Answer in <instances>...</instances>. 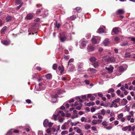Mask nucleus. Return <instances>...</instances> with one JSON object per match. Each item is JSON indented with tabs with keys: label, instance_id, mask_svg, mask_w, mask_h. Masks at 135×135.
Here are the masks:
<instances>
[{
	"label": "nucleus",
	"instance_id": "f257e3e1",
	"mask_svg": "<svg viewBox=\"0 0 135 135\" xmlns=\"http://www.w3.org/2000/svg\"><path fill=\"white\" fill-rule=\"evenodd\" d=\"M59 35L60 40L62 42H64L67 40H69L68 37L70 36L71 35L70 34H68L66 31L60 33Z\"/></svg>",
	"mask_w": 135,
	"mask_h": 135
},
{
	"label": "nucleus",
	"instance_id": "f03ea898",
	"mask_svg": "<svg viewBox=\"0 0 135 135\" xmlns=\"http://www.w3.org/2000/svg\"><path fill=\"white\" fill-rule=\"evenodd\" d=\"M64 117L65 116V113L63 112L62 111L60 110L57 112V114L56 115H53L52 118L54 120H56L57 117L59 118L60 117Z\"/></svg>",
	"mask_w": 135,
	"mask_h": 135
},
{
	"label": "nucleus",
	"instance_id": "7ed1b4c3",
	"mask_svg": "<svg viewBox=\"0 0 135 135\" xmlns=\"http://www.w3.org/2000/svg\"><path fill=\"white\" fill-rule=\"evenodd\" d=\"M43 83L42 82H40L38 84V86H39L38 88H36L34 90V92L35 93L38 94V92L42 90H43L45 89V87L44 86H42Z\"/></svg>",
	"mask_w": 135,
	"mask_h": 135
},
{
	"label": "nucleus",
	"instance_id": "20e7f679",
	"mask_svg": "<svg viewBox=\"0 0 135 135\" xmlns=\"http://www.w3.org/2000/svg\"><path fill=\"white\" fill-rule=\"evenodd\" d=\"M64 71L63 66L61 65V66L58 67L57 70L56 71L57 73L59 75H61L63 73Z\"/></svg>",
	"mask_w": 135,
	"mask_h": 135
},
{
	"label": "nucleus",
	"instance_id": "39448f33",
	"mask_svg": "<svg viewBox=\"0 0 135 135\" xmlns=\"http://www.w3.org/2000/svg\"><path fill=\"white\" fill-rule=\"evenodd\" d=\"M100 40V38L99 37L95 36L91 39L92 43L94 44H96L98 43Z\"/></svg>",
	"mask_w": 135,
	"mask_h": 135
},
{
	"label": "nucleus",
	"instance_id": "423d86ee",
	"mask_svg": "<svg viewBox=\"0 0 135 135\" xmlns=\"http://www.w3.org/2000/svg\"><path fill=\"white\" fill-rule=\"evenodd\" d=\"M105 28V26L103 25L101 26L97 31V32H98L99 33H103L104 32V30Z\"/></svg>",
	"mask_w": 135,
	"mask_h": 135
},
{
	"label": "nucleus",
	"instance_id": "0eeeda50",
	"mask_svg": "<svg viewBox=\"0 0 135 135\" xmlns=\"http://www.w3.org/2000/svg\"><path fill=\"white\" fill-rule=\"evenodd\" d=\"M51 102L52 103H54L56 101L57 96V94H55L54 95H51Z\"/></svg>",
	"mask_w": 135,
	"mask_h": 135
},
{
	"label": "nucleus",
	"instance_id": "6e6552de",
	"mask_svg": "<svg viewBox=\"0 0 135 135\" xmlns=\"http://www.w3.org/2000/svg\"><path fill=\"white\" fill-rule=\"evenodd\" d=\"M106 61L108 62H114L115 60V58L113 57H109L108 59H105Z\"/></svg>",
	"mask_w": 135,
	"mask_h": 135
},
{
	"label": "nucleus",
	"instance_id": "1a4fd4ad",
	"mask_svg": "<svg viewBox=\"0 0 135 135\" xmlns=\"http://www.w3.org/2000/svg\"><path fill=\"white\" fill-rule=\"evenodd\" d=\"M102 120L100 119H98L97 120L94 119L92 121V123L93 125H96L99 124L102 122Z\"/></svg>",
	"mask_w": 135,
	"mask_h": 135
},
{
	"label": "nucleus",
	"instance_id": "9d476101",
	"mask_svg": "<svg viewBox=\"0 0 135 135\" xmlns=\"http://www.w3.org/2000/svg\"><path fill=\"white\" fill-rule=\"evenodd\" d=\"M115 13L117 15L123 14L125 13V11L123 9H119L117 10Z\"/></svg>",
	"mask_w": 135,
	"mask_h": 135
},
{
	"label": "nucleus",
	"instance_id": "9b49d317",
	"mask_svg": "<svg viewBox=\"0 0 135 135\" xmlns=\"http://www.w3.org/2000/svg\"><path fill=\"white\" fill-rule=\"evenodd\" d=\"M68 71H72L74 70L75 67L73 64H71L70 65H68Z\"/></svg>",
	"mask_w": 135,
	"mask_h": 135
},
{
	"label": "nucleus",
	"instance_id": "f8f14e48",
	"mask_svg": "<svg viewBox=\"0 0 135 135\" xmlns=\"http://www.w3.org/2000/svg\"><path fill=\"white\" fill-rule=\"evenodd\" d=\"M83 62H79L78 64V69L79 70H82L83 69Z\"/></svg>",
	"mask_w": 135,
	"mask_h": 135
},
{
	"label": "nucleus",
	"instance_id": "ddd939ff",
	"mask_svg": "<svg viewBox=\"0 0 135 135\" xmlns=\"http://www.w3.org/2000/svg\"><path fill=\"white\" fill-rule=\"evenodd\" d=\"M87 50L88 52L93 51L95 49V48L94 47L91 46H87Z\"/></svg>",
	"mask_w": 135,
	"mask_h": 135
},
{
	"label": "nucleus",
	"instance_id": "4468645a",
	"mask_svg": "<svg viewBox=\"0 0 135 135\" xmlns=\"http://www.w3.org/2000/svg\"><path fill=\"white\" fill-rule=\"evenodd\" d=\"M46 80L47 81H49L52 78V75L50 73H49L45 75Z\"/></svg>",
	"mask_w": 135,
	"mask_h": 135
},
{
	"label": "nucleus",
	"instance_id": "2eb2a0df",
	"mask_svg": "<svg viewBox=\"0 0 135 135\" xmlns=\"http://www.w3.org/2000/svg\"><path fill=\"white\" fill-rule=\"evenodd\" d=\"M2 43L5 45H8L10 43V41L9 40H4L1 41Z\"/></svg>",
	"mask_w": 135,
	"mask_h": 135
},
{
	"label": "nucleus",
	"instance_id": "dca6fc26",
	"mask_svg": "<svg viewBox=\"0 0 135 135\" xmlns=\"http://www.w3.org/2000/svg\"><path fill=\"white\" fill-rule=\"evenodd\" d=\"M105 69L107 70L108 71V72L109 73H110L112 72L113 68L112 66H110L108 67H106Z\"/></svg>",
	"mask_w": 135,
	"mask_h": 135
},
{
	"label": "nucleus",
	"instance_id": "f3484780",
	"mask_svg": "<svg viewBox=\"0 0 135 135\" xmlns=\"http://www.w3.org/2000/svg\"><path fill=\"white\" fill-rule=\"evenodd\" d=\"M70 27V25L68 22H65L63 26V28L67 29H68Z\"/></svg>",
	"mask_w": 135,
	"mask_h": 135
},
{
	"label": "nucleus",
	"instance_id": "a211bd4d",
	"mask_svg": "<svg viewBox=\"0 0 135 135\" xmlns=\"http://www.w3.org/2000/svg\"><path fill=\"white\" fill-rule=\"evenodd\" d=\"M126 70V68L125 69L123 66H121L119 68V71L121 73H123Z\"/></svg>",
	"mask_w": 135,
	"mask_h": 135
},
{
	"label": "nucleus",
	"instance_id": "6ab92c4d",
	"mask_svg": "<svg viewBox=\"0 0 135 135\" xmlns=\"http://www.w3.org/2000/svg\"><path fill=\"white\" fill-rule=\"evenodd\" d=\"M33 15L31 13H29L28 14L26 17V18L28 20L31 19L33 17Z\"/></svg>",
	"mask_w": 135,
	"mask_h": 135
},
{
	"label": "nucleus",
	"instance_id": "aec40b11",
	"mask_svg": "<svg viewBox=\"0 0 135 135\" xmlns=\"http://www.w3.org/2000/svg\"><path fill=\"white\" fill-rule=\"evenodd\" d=\"M49 122L48 120L47 119H45L44 121L43 125L45 127L47 126L48 125V123Z\"/></svg>",
	"mask_w": 135,
	"mask_h": 135
},
{
	"label": "nucleus",
	"instance_id": "412c9836",
	"mask_svg": "<svg viewBox=\"0 0 135 135\" xmlns=\"http://www.w3.org/2000/svg\"><path fill=\"white\" fill-rule=\"evenodd\" d=\"M85 104L86 106L90 107L94 105V102H90L88 103H85Z\"/></svg>",
	"mask_w": 135,
	"mask_h": 135
},
{
	"label": "nucleus",
	"instance_id": "4be33fe9",
	"mask_svg": "<svg viewBox=\"0 0 135 135\" xmlns=\"http://www.w3.org/2000/svg\"><path fill=\"white\" fill-rule=\"evenodd\" d=\"M64 92V91L61 90H59L57 91L56 94H57V96L58 97V95L62 94Z\"/></svg>",
	"mask_w": 135,
	"mask_h": 135
},
{
	"label": "nucleus",
	"instance_id": "5701e85b",
	"mask_svg": "<svg viewBox=\"0 0 135 135\" xmlns=\"http://www.w3.org/2000/svg\"><path fill=\"white\" fill-rule=\"evenodd\" d=\"M41 10H42V14H43V16H44L46 17L48 13V11L47 10H45L44 11H43L42 9H41Z\"/></svg>",
	"mask_w": 135,
	"mask_h": 135
},
{
	"label": "nucleus",
	"instance_id": "b1692460",
	"mask_svg": "<svg viewBox=\"0 0 135 135\" xmlns=\"http://www.w3.org/2000/svg\"><path fill=\"white\" fill-rule=\"evenodd\" d=\"M128 44V42L127 41H125L121 42L120 44V45L122 46H124L127 45Z\"/></svg>",
	"mask_w": 135,
	"mask_h": 135
},
{
	"label": "nucleus",
	"instance_id": "393cba45",
	"mask_svg": "<svg viewBox=\"0 0 135 135\" xmlns=\"http://www.w3.org/2000/svg\"><path fill=\"white\" fill-rule=\"evenodd\" d=\"M112 31L114 33L116 34L117 33L119 32V30L118 28L117 27H115L112 30Z\"/></svg>",
	"mask_w": 135,
	"mask_h": 135
},
{
	"label": "nucleus",
	"instance_id": "a878e982",
	"mask_svg": "<svg viewBox=\"0 0 135 135\" xmlns=\"http://www.w3.org/2000/svg\"><path fill=\"white\" fill-rule=\"evenodd\" d=\"M86 42L85 41H82L81 43V45L82 46H80V48L81 49H83L84 48V47L86 46Z\"/></svg>",
	"mask_w": 135,
	"mask_h": 135
},
{
	"label": "nucleus",
	"instance_id": "bb28decb",
	"mask_svg": "<svg viewBox=\"0 0 135 135\" xmlns=\"http://www.w3.org/2000/svg\"><path fill=\"white\" fill-rule=\"evenodd\" d=\"M121 103L122 105H124L127 104V101L126 99L123 98V99Z\"/></svg>",
	"mask_w": 135,
	"mask_h": 135
},
{
	"label": "nucleus",
	"instance_id": "cd10ccee",
	"mask_svg": "<svg viewBox=\"0 0 135 135\" xmlns=\"http://www.w3.org/2000/svg\"><path fill=\"white\" fill-rule=\"evenodd\" d=\"M89 60L92 63L95 62L96 60L95 58L94 57H91Z\"/></svg>",
	"mask_w": 135,
	"mask_h": 135
},
{
	"label": "nucleus",
	"instance_id": "c85d7f7f",
	"mask_svg": "<svg viewBox=\"0 0 135 135\" xmlns=\"http://www.w3.org/2000/svg\"><path fill=\"white\" fill-rule=\"evenodd\" d=\"M82 105H83L82 103H79V105H78L76 107V109L79 110H80L81 109Z\"/></svg>",
	"mask_w": 135,
	"mask_h": 135
},
{
	"label": "nucleus",
	"instance_id": "c756f323",
	"mask_svg": "<svg viewBox=\"0 0 135 135\" xmlns=\"http://www.w3.org/2000/svg\"><path fill=\"white\" fill-rule=\"evenodd\" d=\"M13 129H11L9 130L7 132V133L5 135H13V133L12 132V130Z\"/></svg>",
	"mask_w": 135,
	"mask_h": 135
},
{
	"label": "nucleus",
	"instance_id": "7c9ffc66",
	"mask_svg": "<svg viewBox=\"0 0 135 135\" xmlns=\"http://www.w3.org/2000/svg\"><path fill=\"white\" fill-rule=\"evenodd\" d=\"M81 122H87V119L84 117H81Z\"/></svg>",
	"mask_w": 135,
	"mask_h": 135
},
{
	"label": "nucleus",
	"instance_id": "2f4dec72",
	"mask_svg": "<svg viewBox=\"0 0 135 135\" xmlns=\"http://www.w3.org/2000/svg\"><path fill=\"white\" fill-rule=\"evenodd\" d=\"M109 42L108 39H105L103 42L104 45L105 46H107L109 43Z\"/></svg>",
	"mask_w": 135,
	"mask_h": 135
},
{
	"label": "nucleus",
	"instance_id": "473e14b6",
	"mask_svg": "<svg viewBox=\"0 0 135 135\" xmlns=\"http://www.w3.org/2000/svg\"><path fill=\"white\" fill-rule=\"evenodd\" d=\"M74 61V59L73 58L70 59L68 62V65H70L71 64H73L72 62Z\"/></svg>",
	"mask_w": 135,
	"mask_h": 135
},
{
	"label": "nucleus",
	"instance_id": "72a5a7b5",
	"mask_svg": "<svg viewBox=\"0 0 135 135\" xmlns=\"http://www.w3.org/2000/svg\"><path fill=\"white\" fill-rule=\"evenodd\" d=\"M91 127V126L90 124H87L84 126V128L85 129H88Z\"/></svg>",
	"mask_w": 135,
	"mask_h": 135
},
{
	"label": "nucleus",
	"instance_id": "f704fd0d",
	"mask_svg": "<svg viewBox=\"0 0 135 135\" xmlns=\"http://www.w3.org/2000/svg\"><path fill=\"white\" fill-rule=\"evenodd\" d=\"M12 19L11 17V16H8L6 17V19L7 22L10 21Z\"/></svg>",
	"mask_w": 135,
	"mask_h": 135
},
{
	"label": "nucleus",
	"instance_id": "c9c22d12",
	"mask_svg": "<svg viewBox=\"0 0 135 135\" xmlns=\"http://www.w3.org/2000/svg\"><path fill=\"white\" fill-rule=\"evenodd\" d=\"M7 28V27L6 26H4L1 29V33H2L4 32H5L6 31V29Z\"/></svg>",
	"mask_w": 135,
	"mask_h": 135
},
{
	"label": "nucleus",
	"instance_id": "e433bc0d",
	"mask_svg": "<svg viewBox=\"0 0 135 135\" xmlns=\"http://www.w3.org/2000/svg\"><path fill=\"white\" fill-rule=\"evenodd\" d=\"M66 124V123H65L63 125H62L61 127V128L62 129V130H65L66 129V126L65 124Z\"/></svg>",
	"mask_w": 135,
	"mask_h": 135
},
{
	"label": "nucleus",
	"instance_id": "4c0bfd02",
	"mask_svg": "<svg viewBox=\"0 0 135 135\" xmlns=\"http://www.w3.org/2000/svg\"><path fill=\"white\" fill-rule=\"evenodd\" d=\"M79 103H78V101L75 102L74 104H72L71 105V106L73 107V106H76L79 105Z\"/></svg>",
	"mask_w": 135,
	"mask_h": 135
},
{
	"label": "nucleus",
	"instance_id": "58836bf2",
	"mask_svg": "<svg viewBox=\"0 0 135 135\" xmlns=\"http://www.w3.org/2000/svg\"><path fill=\"white\" fill-rule=\"evenodd\" d=\"M68 131H62L61 133V134L62 135H64L66 134H68Z\"/></svg>",
	"mask_w": 135,
	"mask_h": 135
},
{
	"label": "nucleus",
	"instance_id": "ea45409f",
	"mask_svg": "<svg viewBox=\"0 0 135 135\" xmlns=\"http://www.w3.org/2000/svg\"><path fill=\"white\" fill-rule=\"evenodd\" d=\"M75 99L76 100H79V103H81L83 101L82 100L80 99V97L79 96H77L75 97Z\"/></svg>",
	"mask_w": 135,
	"mask_h": 135
},
{
	"label": "nucleus",
	"instance_id": "a19ab883",
	"mask_svg": "<svg viewBox=\"0 0 135 135\" xmlns=\"http://www.w3.org/2000/svg\"><path fill=\"white\" fill-rule=\"evenodd\" d=\"M123 114L122 113H121L118 114L117 116V119H120V118L122 117H123Z\"/></svg>",
	"mask_w": 135,
	"mask_h": 135
},
{
	"label": "nucleus",
	"instance_id": "79ce46f5",
	"mask_svg": "<svg viewBox=\"0 0 135 135\" xmlns=\"http://www.w3.org/2000/svg\"><path fill=\"white\" fill-rule=\"evenodd\" d=\"M113 105V107L115 108H116L118 107V105L117 103L114 101L113 100L112 102Z\"/></svg>",
	"mask_w": 135,
	"mask_h": 135
},
{
	"label": "nucleus",
	"instance_id": "37998d69",
	"mask_svg": "<svg viewBox=\"0 0 135 135\" xmlns=\"http://www.w3.org/2000/svg\"><path fill=\"white\" fill-rule=\"evenodd\" d=\"M114 40L117 43L119 42L120 39L117 37H116L114 38Z\"/></svg>",
	"mask_w": 135,
	"mask_h": 135
},
{
	"label": "nucleus",
	"instance_id": "c03bdc74",
	"mask_svg": "<svg viewBox=\"0 0 135 135\" xmlns=\"http://www.w3.org/2000/svg\"><path fill=\"white\" fill-rule=\"evenodd\" d=\"M76 18V16L75 15H73L70 16V17L69 19L71 20H74Z\"/></svg>",
	"mask_w": 135,
	"mask_h": 135
},
{
	"label": "nucleus",
	"instance_id": "a18cd8bd",
	"mask_svg": "<svg viewBox=\"0 0 135 135\" xmlns=\"http://www.w3.org/2000/svg\"><path fill=\"white\" fill-rule=\"evenodd\" d=\"M102 124L104 127H106L107 126V122L106 121H104L102 123Z\"/></svg>",
	"mask_w": 135,
	"mask_h": 135
},
{
	"label": "nucleus",
	"instance_id": "49530a36",
	"mask_svg": "<svg viewBox=\"0 0 135 135\" xmlns=\"http://www.w3.org/2000/svg\"><path fill=\"white\" fill-rule=\"evenodd\" d=\"M55 25V27H56L57 28H59L60 26V24L59 23H57L56 21Z\"/></svg>",
	"mask_w": 135,
	"mask_h": 135
},
{
	"label": "nucleus",
	"instance_id": "de8ad7c7",
	"mask_svg": "<svg viewBox=\"0 0 135 135\" xmlns=\"http://www.w3.org/2000/svg\"><path fill=\"white\" fill-rule=\"evenodd\" d=\"M114 90L112 88H110L109 89L108 91V93H110L111 92H114Z\"/></svg>",
	"mask_w": 135,
	"mask_h": 135
},
{
	"label": "nucleus",
	"instance_id": "09e8293b",
	"mask_svg": "<svg viewBox=\"0 0 135 135\" xmlns=\"http://www.w3.org/2000/svg\"><path fill=\"white\" fill-rule=\"evenodd\" d=\"M57 65L56 64H54L52 66V68L54 70H56L57 69Z\"/></svg>",
	"mask_w": 135,
	"mask_h": 135
},
{
	"label": "nucleus",
	"instance_id": "8fccbe9b",
	"mask_svg": "<svg viewBox=\"0 0 135 135\" xmlns=\"http://www.w3.org/2000/svg\"><path fill=\"white\" fill-rule=\"evenodd\" d=\"M131 56L129 52L126 53L125 55V56L126 57H129Z\"/></svg>",
	"mask_w": 135,
	"mask_h": 135
},
{
	"label": "nucleus",
	"instance_id": "3c124183",
	"mask_svg": "<svg viewBox=\"0 0 135 135\" xmlns=\"http://www.w3.org/2000/svg\"><path fill=\"white\" fill-rule=\"evenodd\" d=\"M90 71L93 73H94L96 71V70L93 68H90Z\"/></svg>",
	"mask_w": 135,
	"mask_h": 135
},
{
	"label": "nucleus",
	"instance_id": "603ef678",
	"mask_svg": "<svg viewBox=\"0 0 135 135\" xmlns=\"http://www.w3.org/2000/svg\"><path fill=\"white\" fill-rule=\"evenodd\" d=\"M129 39H131V40L134 41V42L135 41V37H128Z\"/></svg>",
	"mask_w": 135,
	"mask_h": 135
},
{
	"label": "nucleus",
	"instance_id": "864d4df0",
	"mask_svg": "<svg viewBox=\"0 0 135 135\" xmlns=\"http://www.w3.org/2000/svg\"><path fill=\"white\" fill-rule=\"evenodd\" d=\"M76 132L77 133L79 134H80L82 133L81 129H80L79 128H78V129H77Z\"/></svg>",
	"mask_w": 135,
	"mask_h": 135
},
{
	"label": "nucleus",
	"instance_id": "5fc2aeb1",
	"mask_svg": "<svg viewBox=\"0 0 135 135\" xmlns=\"http://www.w3.org/2000/svg\"><path fill=\"white\" fill-rule=\"evenodd\" d=\"M64 105L65 106L66 108L67 109L69 108V104H68L67 103H64Z\"/></svg>",
	"mask_w": 135,
	"mask_h": 135
},
{
	"label": "nucleus",
	"instance_id": "6e6d98bb",
	"mask_svg": "<svg viewBox=\"0 0 135 135\" xmlns=\"http://www.w3.org/2000/svg\"><path fill=\"white\" fill-rule=\"evenodd\" d=\"M93 66H94L95 68H96L97 67L99 66V64L97 62H96L95 63H94L93 64Z\"/></svg>",
	"mask_w": 135,
	"mask_h": 135
},
{
	"label": "nucleus",
	"instance_id": "4d7b16f0",
	"mask_svg": "<svg viewBox=\"0 0 135 135\" xmlns=\"http://www.w3.org/2000/svg\"><path fill=\"white\" fill-rule=\"evenodd\" d=\"M101 114H102L103 115V116L105 114V110L104 109H102L101 111Z\"/></svg>",
	"mask_w": 135,
	"mask_h": 135
},
{
	"label": "nucleus",
	"instance_id": "13d9d810",
	"mask_svg": "<svg viewBox=\"0 0 135 135\" xmlns=\"http://www.w3.org/2000/svg\"><path fill=\"white\" fill-rule=\"evenodd\" d=\"M128 129V126H126L122 128V130L123 131H126Z\"/></svg>",
	"mask_w": 135,
	"mask_h": 135
},
{
	"label": "nucleus",
	"instance_id": "bf43d9fd",
	"mask_svg": "<svg viewBox=\"0 0 135 135\" xmlns=\"http://www.w3.org/2000/svg\"><path fill=\"white\" fill-rule=\"evenodd\" d=\"M96 109V108L92 107L91 108V112H94L95 111Z\"/></svg>",
	"mask_w": 135,
	"mask_h": 135
},
{
	"label": "nucleus",
	"instance_id": "052dcab7",
	"mask_svg": "<svg viewBox=\"0 0 135 135\" xmlns=\"http://www.w3.org/2000/svg\"><path fill=\"white\" fill-rule=\"evenodd\" d=\"M102 114H98V118L99 119H102L103 118V117L102 116Z\"/></svg>",
	"mask_w": 135,
	"mask_h": 135
},
{
	"label": "nucleus",
	"instance_id": "680f3d73",
	"mask_svg": "<svg viewBox=\"0 0 135 135\" xmlns=\"http://www.w3.org/2000/svg\"><path fill=\"white\" fill-rule=\"evenodd\" d=\"M15 2L17 4H20L21 3V0H16Z\"/></svg>",
	"mask_w": 135,
	"mask_h": 135
},
{
	"label": "nucleus",
	"instance_id": "e2e57ef3",
	"mask_svg": "<svg viewBox=\"0 0 135 135\" xmlns=\"http://www.w3.org/2000/svg\"><path fill=\"white\" fill-rule=\"evenodd\" d=\"M95 99V97L92 95L90 98V100L91 101H93Z\"/></svg>",
	"mask_w": 135,
	"mask_h": 135
},
{
	"label": "nucleus",
	"instance_id": "0e129e2a",
	"mask_svg": "<svg viewBox=\"0 0 135 135\" xmlns=\"http://www.w3.org/2000/svg\"><path fill=\"white\" fill-rule=\"evenodd\" d=\"M120 100V98H118L115 99L113 101H114L115 102H116V103H118L119 102Z\"/></svg>",
	"mask_w": 135,
	"mask_h": 135
},
{
	"label": "nucleus",
	"instance_id": "69168bd1",
	"mask_svg": "<svg viewBox=\"0 0 135 135\" xmlns=\"http://www.w3.org/2000/svg\"><path fill=\"white\" fill-rule=\"evenodd\" d=\"M84 82L86 85L89 84V80H84Z\"/></svg>",
	"mask_w": 135,
	"mask_h": 135
},
{
	"label": "nucleus",
	"instance_id": "338daca9",
	"mask_svg": "<svg viewBox=\"0 0 135 135\" xmlns=\"http://www.w3.org/2000/svg\"><path fill=\"white\" fill-rule=\"evenodd\" d=\"M53 124V123L51 122H49L47 126H48L49 127H51Z\"/></svg>",
	"mask_w": 135,
	"mask_h": 135
},
{
	"label": "nucleus",
	"instance_id": "774afa93",
	"mask_svg": "<svg viewBox=\"0 0 135 135\" xmlns=\"http://www.w3.org/2000/svg\"><path fill=\"white\" fill-rule=\"evenodd\" d=\"M128 126V131H130L132 130V127L131 126L129 125Z\"/></svg>",
	"mask_w": 135,
	"mask_h": 135
}]
</instances>
